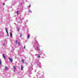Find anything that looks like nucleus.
I'll return each instance as SVG.
<instances>
[{
    "label": "nucleus",
    "mask_w": 78,
    "mask_h": 78,
    "mask_svg": "<svg viewBox=\"0 0 78 78\" xmlns=\"http://www.w3.org/2000/svg\"><path fill=\"white\" fill-rule=\"evenodd\" d=\"M9 59L10 61V62H12V58H9Z\"/></svg>",
    "instance_id": "obj_1"
},
{
    "label": "nucleus",
    "mask_w": 78,
    "mask_h": 78,
    "mask_svg": "<svg viewBox=\"0 0 78 78\" xmlns=\"http://www.w3.org/2000/svg\"><path fill=\"white\" fill-rule=\"evenodd\" d=\"M2 56L5 59H6V56H5V55L4 54H3Z\"/></svg>",
    "instance_id": "obj_2"
},
{
    "label": "nucleus",
    "mask_w": 78,
    "mask_h": 78,
    "mask_svg": "<svg viewBox=\"0 0 78 78\" xmlns=\"http://www.w3.org/2000/svg\"><path fill=\"white\" fill-rule=\"evenodd\" d=\"M12 33L10 32V37L12 38Z\"/></svg>",
    "instance_id": "obj_3"
},
{
    "label": "nucleus",
    "mask_w": 78,
    "mask_h": 78,
    "mask_svg": "<svg viewBox=\"0 0 78 78\" xmlns=\"http://www.w3.org/2000/svg\"><path fill=\"white\" fill-rule=\"evenodd\" d=\"M5 30H6V32L7 33V36H9V34H8V30H7V29H6V28H5Z\"/></svg>",
    "instance_id": "obj_4"
},
{
    "label": "nucleus",
    "mask_w": 78,
    "mask_h": 78,
    "mask_svg": "<svg viewBox=\"0 0 78 78\" xmlns=\"http://www.w3.org/2000/svg\"><path fill=\"white\" fill-rule=\"evenodd\" d=\"M37 48L38 50L39 51L40 50V49H39V48H38V47H37Z\"/></svg>",
    "instance_id": "obj_5"
},
{
    "label": "nucleus",
    "mask_w": 78,
    "mask_h": 78,
    "mask_svg": "<svg viewBox=\"0 0 78 78\" xmlns=\"http://www.w3.org/2000/svg\"><path fill=\"white\" fill-rule=\"evenodd\" d=\"M13 69L15 70H16V66H13Z\"/></svg>",
    "instance_id": "obj_6"
},
{
    "label": "nucleus",
    "mask_w": 78,
    "mask_h": 78,
    "mask_svg": "<svg viewBox=\"0 0 78 78\" xmlns=\"http://www.w3.org/2000/svg\"><path fill=\"white\" fill-rule=\"evenodd\" d=\"M18 44L19 45H20V42H18Z\"/></svg>",
    "instance_id": "obj_7"
},
{
    "label": "nucleus",
    "mask_w": 78,
    "mask_h": 78,
    "mask_svg": "<svg viewBox=\"0 0 78 78\" xmlns=\"http://www.w3.org/2000/svg\"><path fill=\"white\" fill-rule=\"evenodd\" d=\"M22 62H23V63H24V62H25V61H24V60H22Z\"/></svg>",
    "instance_id": "obj_8"
},
{
    "label": "nucleus",
    "mask_w": 78,
    "mask_h": 78,
    "mask_svg": "<svg viewBox=\"0 0 78 78\" xmlns=\"http://www.w3.org/2000/svg\"><path fill=\"white\" fill-rule=\"evenodd\" d=\"M21 70H23V66H21Z\"/></svg>",
    "instance_id": "obj_9"
},
{
    "label": "nucleus",
    "mask_w": 78,
    "mask_h": 78,
    "mask_svg": "<svg viewBox=\"0 0 78 78\" xmlns=\"http://www.w3.org/2000/svg\"><path fill=\"white\" fill-rule=\"evenodd\" d=\"M0 65H2V62L1 61V60L0 59Z\"/></svg>",
    "instance_id": "obj_10"
},
{
    "label": "nucleus",
    "mask_w": 78,
    "mask_h": 78,
    "mask_svg": "<svg viewBox=\"0 0 78 78\" xmlns=\"http://www.w3.org/2000/svg\"><path fill=\"white\" fill-rule=\"evenodd\" d=\"M8 68L6 67H5V70H8Z\"/></svg>",
    "instance_id": "obj_11"
},
{
    "label": "nucleus",
    "mask_w": 78,
    "mask_h": 78,
    "mask_svg": "<svg viewBox=\"0 0 78 78\" xmlns=\"http://www.w3.org/2000/svg\"><path fill=\"white\" fill-rule=\"evenodd\" d=\"M29 12H31V11L30 10H29Z\"/></svg>",
    "instance_id": "obj_12"
},
{
    "label": "nucleus",
    "mask_w": 78,
    "mask_h": 78,
    "mask_svg": "<svg viewBox=\"0 0 78 78\" xmlns=\"http://www.w3.org/2000/svg\"><path fill=\"white\" fill-rule=\"evenodd\" d=\"M17 14L18 15H19V11H17Z\"/></svg>",
    "instance_id": "obj_13"
},
{
    "label": "nucleus",
    "mask_w": 78,
    "mask_h": 78,
    "mask_svg": "<svg viewBox=\"0 0 78 78\" xmlns=\"http://www.w3.org/2000/svg\"><path fill=\"white\" fill-rule=\"evenodd\" d=\"M16 44H17V40L16 41Z\"/></svg>",
    "instance_id": "obj_14"
},
{
    "label": "nucleus",
    "mask_w": 78,
    "mask_h": 78,
    "mask_svg": "<svg viewBox=\"0 0 78 78\" xmlns=\"http://www.w3.org/2000/svg\"><path fill=\"white\" fill-rule=\"evenodd\" d=\"M30 37V35H28L27 37V38H29Z\"/></svg>",
    "instance_id": "obj_15"
},
{
    "label": "nucleus",
    "mask_w": 78,
    "mask_h": 78,
    "mask_svg": "<svg viewBox=\"0 0 78 78\" xmlns=\"http://www.w3.org/2000/svg\"><path fill=\"white\" fill-rule=\"evenodd\" d=\"M17 30H18V31H19V30H20V29L19 28H18V29H17Z\"/></svg>",
    "instance_id": "obj_16"
},
{
    "label": "nucleus",
    "mask_w": 78,
    "mask_h": 78,
    "mask_svg": "<svg viewBox=\"0 0 78 78\" xmlns=\"http://www.w3.org/2000/svg\"><path fill=\"white\" fill-rule=\"evenodd\" d=\"M22 36V34L21 35H20V37H21V36Z\"/></svg>",
    "instance_id": "obj_17"
},
{
    "label": "nucleus",
    "mask_w": 78,
    "mask_h": 78,
    "mask_svg": "<svg viewBox=\"0 0 78 78\" xmlns=\"http://www.w3.org/2000/svg\"><path fill=\"white\" fill-rule=\"evenodd\" d=\"M24 48L25 49V45L24 46Z\"/></svg>",
    "instance_id": "obj_18"
},
{
    "label": "nucleus",
    "mask_w": 78,
    "mask_h": 78,
    "mask_svg": "<svg viewBox=\"0 0 78 78\" xmlns=\"http://www.w3.org/2000/svg\"><path fill=\"white\" fill-rule=\"evenodd\" d=\"M38 57H39V58H40V55L38 56Z\"/></svg>",
    "instance_id": "obj_19"
},
{
    "label": "nucleus",
    "mask_w": 78,
    "mask_h": 78,
    "mask_svg": "<svg viewBox=\"0 0 78 78\" xmlns=\"http://www.w3.org/2000/svg\"><path fill=\"white\" fill-rule=\"evenodd\" d=\"M31 6V5H30L29 6V7L30 8V7Z\"/></svg>",
    "instance_id": "obj_20"
},
{
    "label": "nucleus",
    "mask_w": 78,
    "mask_h": 78,
    "mask_svg": "<svg viewBox=\"0 0 78 78\" xmlns=\"http://www.w3.org/2000/svg\"><path fill=\"white\" fill-rule=\"evenodd\" d=\"M5 5V3H4L3 5Z\"/></svg>",
    "instance_id": "obj_21"
},
{
    "label": "nucleus",
    "mask_w": 78,
    "mask_h": 78,
    "mask_svg": "<svg viewBox=\"0 0 78 78\" xmlns=\"http://www.w3.org/2000/svg\"><path fill=\"white\" fill-rule=\"evenodd\" d=\"M3 45H5V44H3Z\"/></svg>",
    "instance_id": "obj_22"
},
{
    "label": "nucleus",
    "mask_w": 78,
    "mask_h": 78,
    "mask_svg": "<svg viewBox=\"0 0 78 78\" xmlns=\"http://www.w3.org/2000/svg\"><path fill=\"white\" fill-rule=\"evenodd\" d=\"M14 72H15V70H14Z\"/></svg>",
    "instance_id": "obj_23"
}]
</instances>
